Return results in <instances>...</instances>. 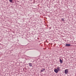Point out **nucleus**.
Returning a JSON list of instances; mask_svg holds the SVG:
<instances>
[{"mask_svg": "<svg viewBox=\"0 0 76 76\" xmlns=\"http://www.w3.org/2000/svg\"><path fill=\"white\" fill-rule=\"evenodd\" d=\"M54 72H55V73H58V71L57 69H55L54 70Z\"/></svg>", "mask_w": 76, "mask_h": 76, "instance_id": "nucleus-2", "label": "nucleus"}, {"mask_svg": "<svg viewBox=\"0 0 76 76\" xmlns=\"http://www.w3.org/2000/svg\"><path fill=\"white\" fill-rule=\"evenodd\" d=\"M44 70H45V69L44 68H43L41 70V72H44Z\"/></svg>", "mask_w": 76, "mask_h": 76, "instance_id": "nucleus-6", "label": "nucleus"}, {"mask_svg": "<svg viewBox=\"0 0 76 76\" xmlns=\"http://www.w3.org/2000/svg\"><path fill=\"white\" fill-rule=\"evenodd\" d=\"M60 61L61 63H63V61L61 60V59H60Z\"/></svg>", "mask_w": 76, "mask_h": 76, "instance_id": "nucleus-7", "label": "nucleus"}, {"mask_svg": "<svg viewBox=\"0 0 76 76\" xmlns=\"http://www.w3.org/2000/svg\"><path fill=\"white\" fill-rule=\"evenodd\" d=\"M57 70H58V71H60V68L59 67H57Z\"/></svg>", "mask_w": 76, "mask_h": 76, "instance_id": "nucleus-5", "label": "nucleus"}, {"mask_svg": "<svg viewBox=\"0 0 76 76\" xmlns=\"http://www.w3.org/2000/svg\"><path fill=\"white\" fill-rule=\"evenodd\" d=\"M28 64L30 67H32V64L31 63H29Z\"/></svg>", "mask_w": 76, "mask_h": 76, "instance_id": "nucleus-4", "label": "nucleus"}, {"mask_svg": "<svg viewBox=\"0 0 76 76\" xmlns=\"http://www.w3.org/2000/svg\"><path fill=\"white\" fill-rule=\"evenodd\" d=\"M70 44H66L65 45V47H70Z\"/></svg>", "mask_w": 76, "mask_h": 76, "instance_id": "nucleus-3", "label": "nucleus"}, {"mask_svg": "<svg viewBox=\"0 0 76 76\" xmlns=\"http://www.w3.org/2000/svg\"><path fill=\"white\" fill-rule=\"evenodd\" d=\"M61 20H62V21H64V18H62Z\"/></svg>", "mask_w": 76, "mask_h": 76, "instance_id": "nucleus-9", "label": "nucleus"}, {"mask_svg": "<svg viewBox=\"0 0 76 76\" xmlns=\"http://www.w3.org/2000/svg\"><path fill=\"white\" fill-rule=\"evenodd\" d=\"M65 74H67V73H68V69H66L65 70Z\"/></svg>", "mask_w": 76, "mask_h": 76, "instance_id": "nucleus-1", "label": "nucleus"}, {"mask_svg": "<svg viewBox=\"0 0 76 76\" xmlns=\"http://www.w3.org/2000/svg\"><path fill=\"white\" fill-rule=\"evenodd\" d=\"M10 2H11V3H12V1H13V0H9Z\"/></svg>", "mask_w": 76, "mask_h": 76, "instance_id": "nucleus-8", "label": "nucleus"}]
</instances>
